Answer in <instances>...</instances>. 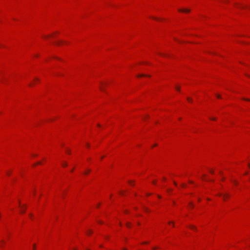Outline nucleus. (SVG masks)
<instances>
[{"mask_svg": "<svg viewBox=\"0 0 250 250\" xmlns=\"http://www.w3.org/2000/svg\"><path fill=\"white\" fill-rule=\"evenodd\" d=\"M179 11L183 12H185V13H188L190 12V10L187 9H179Z\"/></svg>", "mask_w": 250, "mask_h": 250, "instance_id": "nucleus-1", "label": "nucleus"}, {"mask_svg": "<svg viewBox=\"0 0 250 250\" xmlns=\"http://www.w3.org/2000/svg\"><path fill=\"white\" fill-rule=\"evenodd\" d=\"M223 196L224 200H225L226 198L229 197V195L228 194H225L224 195H223Z\"/></svg>", "mask_w": 250, "mask_h": 250, "instance_id": "nucleus-2", "label": "nucleus"}, {"mask_svg": "<svg viewBox=\"0 0 250 250\" xmlns=\"http://www.w3.org/2000/svg\"><path fill=\"white\" fill-rule=\"evenodd\" d=\"M26 208V205H23V206H21V213H24L25 212V210L24 209H22V208Z\"/></svg>", "mask_w": 250, "mask_h": 250, "instance_id": "nucleus-3", "label": "nucleus"}, {"mask_svg": "<svg viewBox=\"0 0 250 250\" xmlns=\"http://www.w3.org/2000/svg\"><path fill=\"white\" fill-rule=\"evenodd\" d=\"M189 227L192 229L195 230H197L196 227L194 226L191 225V226H190Z\"/></svg>", "mask_w": 250, "mask_h": 250, "instance_id": "nucleus-4", "label": "nucleus"}, {"mask_svg": "<svg viewBox=\"0 0 250 250\" xmlns=\"http://www.w3.org/2000/svg\"><path fill=\"white\" fill-rule=\"evenodd\" d=\"M142 76L150 77V76L146 75H144V74L139 75L137 76L138 77H142Z\"/></svg>", "mask_w": 250, "mask_h": 250, "instance_id": "nucleus-5", "label": "nucleus"}, {"mask_svg": "<svg viewBox=\"0 0 250 250\" xmlns=\"http://www.w3.org/2000/svg\"><path fill=\"white\" fill-rule=\"evenodd\" d=\"M187 100L189 102H192V99L190 98H187Z\"/></svg>", "mask_w": 250, "mask_h": 250, "instance_id": "nucleus-6", "label": "nucleus"}, {"mask_svg": "<svg viewBox=\"0 0 250 250\" xmlns=\"http://www.w3.org/2000/svg\"><path fill=\"white\" fill-rule=\"evenodd\" d=\"M175 89H176L177 91H179V90H180V87H179V86H175Z\"/></svg>", "mask_w": 250, "mask_h": 250, "instance_id": "nucleus-7", "label": "nucleus"}, {"mask_svg": "<svg viewBox=\"0 0 250 250\" xmlns=\"http://www.w3.org/2000/svg\"><path fill=\"white\" fill-rule=\"evenodd\" d=\"M126 226L127 227H130V226H131V225H130V223H126Z\"/></svg>", "mask_w": 250, "mask_h": 250, "instance_id": "nucleus-8", "label": "nucleus"}, {"mask_svg": "<svg viewBox=\"0 0 250 250\" xmlns=\"http://www.w3.org/2000/svg\"><path fill=\"white\" fill-rule=\"evenodd\" d=\"M216 97H217L218 98H219V99H221V95H219V94H217V95H216Z\"/></svg>", "mask_w": 250, "mask_h": 250, "instance_id": "nucleus-9", "label": "nucleus"}, {"mask_svg": "<svg viewBox=\"0 0 250 250\" xmlns=\"http://www.w3.org/2000/svg\"><path fill=\"white\" fill-rule=\"evenodd\" d=\"M90 171V169L87 170L86 171L84 172V174H87Z\"/></svg>", "mask_w": 250, "mask_h": 250, "instance_id": "nucleus-10", "label": "nucleus"}, {"mask_svg": "<svg viewBox=\"0 0 250 250\" xmlns=\"http://www.w3.org/2000/svg\"><path fill=\"white\" fill-rule=\"evenodd\" d=\"M67 164H66V163H63V164H62V166H63V167H66V166H67Z\"/></svg>", "mask_w": 250, "mask_h": 250, "instance_id": "nucleus-11", "label": "nucleus"}, {"mask_svg": "<svg viewBox=\"0 0 250 250\" xmlns=\"http://www.w3.org/2000/svg\"><path fill=\"white\" fill-rule=\"evenodd\" d=\"M181 187L183 188H185V187H186V185L185 184H182L181 185Z\"/></svg>", "mask_w": 250, "mask_h": 250, "instance_id": "nucleus-12", "label": "nucleus"}, {"mask_svg": "<svg viewBox=\"0 0 250 250\" xmlns=\"http://www.w3.org/2000/svg\"><path fill=\"white\" fill-rule=\"evenodd\" d=\"M243 99L244 100H245V101H250V99H249L243 98Z\"/></svg>", "mask_w": 250, "mask_h": 250, "instance_id": "nucleus-13", "label": "nucleus"}, {"mask_svg": "<svg viewBox=\"0 0 250 250\" xmlns=\"http://www.w3.org/2000/svg\"><path fill=\"white\" fill-rule=\"evenodd\" d=\"M92 232V231L91 230H89L87 231V233L88 234H90V233H91Z\"/></svg>", "mask_w": 250, "mask_h": 250, "instance_id": "nucleus-14", "label": "nucleus"}, {"mask_svg": "<svg viewBox=\"0 0 250 250\" xmlns=\"http://www.w3.org/2000/svg\"><path fill=\"white\" fill-rule=\"evenodd\" d=\"M35 247H36L35 244H33V250H36Z\"/></svg>", "mask_w": 250, "mask_h": 250, "instance_id": "nucleus-15", "label": "nucleus"}, {"mask_svg": "<svg viewBox=\"0 0 250 250\" xmlns=\"http://www.w3.org/2000/svg\"><path fill=\"white\" fill-rule=\"evenodd\" d=\"M210 120H216V118H210Z\"/></svg>", "mask_w": 250, "mask_h": 250, "instance_id": "nucleus-16", "label": "nucleus"}, {"mask_svg": "<svg viewBox=\"0 0 250 250\" xmlns=\"http://www.w3.org/2000/svg\"><path fill=\"white\" fill-rule=\"evenodd\" d=\"M152 183H153V184L155 185V184H156V182L155 181H152Z\"/></svg>", "mask_w": 250, "mask_h": 250, "instance_id": "nucleus-17", "label": "nucleus"}, {"mask_svg": "<svg viewBox=\"0 0 250 250\" xmlns=\"http://www.w3.org/2000/svg\"><path fill=\"white\" fill-rule=\"evenodd\" d=\"M234 182V184H235L236 185H237L238 183H237V182L236 181H233Z\"/></svg>", "mask_w": 250, "mask_h": 250, "instance_id": "nucleus-18", "label": "nucleus"}, {"mask_svg": "<svg viewBox=\"0 0 250 250\" xmlns=\"http://www.w3.org/2000/svg\"><path fill=\"white\" fill-rule=\"evenodd\" d=\"M100 89H101V90H102V91H103V90H104V88H103V87L102 86L100 87Z\"/></svg>", "mask_w": 250, "mask_h": 250, "instance_id": "nucleus-19", "label": "nucleus"}, {"mask_svg": "<svg viewBox=\"0 0 250 250\" xmlns=\"http://www.w3.org/2000/svg\"><path fill=\"white\" fill-rule=\"evenodd\" d=\"M168 224H173V225L174 226V223H173V222H168Z\"/></svg>", "mask_w": 250, "mask_h": 250, "instance_id": "nucleus-20", "label": "nucleus"}, {"mask_svg": "<svg viewBox=\"0 0 250 250\" xmlns=\"http://www.w3.org/2000/svg\"><path fill=\"white\" fill-rule=\"evenodd\" d=\"M209 171L211 173H213V171L212 170H210Z\"/></svg>", "mask_w": 250, "mask_h": 250, "instance_id": "nucleus-21", "label": "nucleus"}, {"mask_svg": "<svg viewBox=\"0 0 250 250\" xmlns=\"http://www.w3.org/2000/svg\"><path fill=\"white\" fill-rule=\"evenodd\" d=\"M159 55H162V56H166L165 54H161V53H159Z\"/></svg>", "mask_w": 250, "mask_h": 250, "instance_id": "nucleus-22", "label": "nucleus"}, {"mask_svg": "<svg viewBox=\"0 0 250 250\" xmlns=\"http://www.w3.org/2000/svg\"><path fill=\"white\" fill-rule=\"evenodd\" d=\"M167 191L168 192H169V191H171V189H167Z\"/></svg>", "mask_w": 250, "mask_h": 250, "instance_id": "nucleus-23", "label": "nucleus"}, {"mask_svg": "<svg viewBox=\"0 0 250 250\" xmlns=\"http://www.w3.org/2000/svg\"><path fill=\"white\" fill-rule=\"evenodd\" d=\"M129 184H131H131H132V181H129Z\"/></svg>", "mask_w": 250, "mask_h": 250, "instance_id": "nucleus-24", "label": "nucleus"}, {"mask_svg": "<svg viewBox=\"0 0 250 250\" xmlns=\"http://www.w3.org/2000/svg\"><path fill=\"white\" fill-rule=\"evenodd\" d=\"M174 184L175 186H177V183H176L175 182H174Z\"/></svg>", "mask_w": 250, "mask_h": 250, "instance_id": "nucleus-25", "label": "nucleus"}, {"mask_svg": "<svg viewBox=\"0 0 250 250\" xmlns=\"http://www.w3.org/2000/svg\"><path fill=\"white\" fill-rule=\"evenodd\" d=\"M157 196H158V198H161V196H160L159 195H158Z\"/></svg>", "mask_w": 250, "mask_h": 250, "instance_id": "nucleus-26", "label": "nucleus"}, {"mask_svg": "<svg viewBox=\"0 0 250 250\" xmlns=\"http://www.w3.org/2000/svg\"><path fill=\"white\" fill-rule=\"evenodd\" d=\"M190 205H191V207H192H192H193V204H192L191 203Z\"/></svg>", "mask_w": 250, "mask_h": 250, "instance_id": "nucleus-27", "label": "nucleus"}, {"mask_svg": "<svg viewBox=\"0 0 250 250\" xmlns=\"http://www.w3.org/2000/svg\"><path fill=\"white\" fill-rule=\"evenodd\" d=\"M35 81H39V80L38 78H36V79H35Z\"/></svg>", "mask_w": 250, "mask_h": 250, "instance_id": "nucleus-28", "label": "nucleus"}, {"mask_svg": "<svg viewBox=\"0 0 250 250\" xmlns=\"http://www.w3.org/2000/svg\"><path fill=\"white\" fill-rule=\"evenodd\" d=\"M218 195H219V196H222V194L221 193H219V194H218Z\"/></svg>", "mask_w": 250, "mask_h": 250, "instance_id": "nucleus-29", "label": "nucleus"}, {"mask_svg": "<svg viewBox=\"0 0 250 250\" xmlns=\"http://www.w3.org/2000/svg\"><path fill=\"white\" fill-rule=\"evenodd\" d=\"M7 174L8 175H9L10 174V173L8 172H7Z\"/></svg>", "mask_w": 250, "mask_h": 250, "instance_id": "nucleus-30", "label": "nucleus"}, {"mask_svg": "<svg viewBox=\"0 0 250 250\" xmlns=\"http://www.w3.org/2000/svg\"><path fill=\"white\" fill-rule=\"evenodd\" d=\"M157 249V247H155V248H153V250H156V249Z\"/></svg>", "mask_w": 250, "mask_h": 250, "instance_id": "nucleus-31", "label": "nucleus"}, {"mask_svg": "<svg viewBox=\"0 0 250 250\" xmlns=\"http://www.w3.org/2000/svg\"><path fill=\"white\" fill-rule=\"evenodd\" d=\"M60 43H61V42H58L57 43V44L59 45Z\"/></svg>", "mask_w": 250, "mask_h": 250, "instance_id": "nucleus-32", "label": "nucleus"}, {"mask_svg": "<svg viewBox=\"0 0 250 250\" xmlns=\"http://www.w3.org/2000/svg\"><path fill=\"white\" fill-rule=\"evenodd\" d=\"M41 164V162H39L37 163V164Z\"/></svg>", "mask_w": 250, "mask_h": 250, "instance_id": "nucleus-33", "label": "nucleus"}, {"mask_svg": "<svg viewBox=\"0 0 250 250\" xmlns=\"http://www.w3.org/2000/svg\"><path fill=\"white\" fill-rule=\"evenodd\" d=\"M99 223H101V224H102V223H102V222H101V221H99Z\"/></svg>", "mask_w": 250, "mask_h": 250, "instance_id": "nucleus-34", "label": "nucleus"}, {"mask_svg": "<svg viewBox=\"0 0 250 250\" xmlns=\"http://www.w3.org/2000/svg\"><path fill=\"white\" fill-rule=\"evenodd\" d=\"M98 125V126H99V127L101 126V125H100V124H98V125Z\"/></svg>", "mask_w": 250, "mask_h": 250, "instance_id": "nucleus-35", "label": "nucleus"}, {"mask_svg": "<svg viewBox=\"0 0 250 250\" xmlns=\"http://www.w3.org/2000/svg\"><path fill=\"white\" fill-rule=\"evenodd\" d=\"M148 243L147 242H145L144 243V244H147Z\"/></svg>", "mask_w": 250, "mask_h": 250, "instance_id": "nucleus-36", "label": "nucleus"}, {"mask_svg": "<svg viewBox=\"0 0 250 250\" xmlns=\"http://www.w3.org/2000/svg\"><path fill=\"white\" fill-rule=\"evenodd\" d=\"M29 215H30V217H31L32 216V214H30Z\"/></svg>", "mask_w": 250, "mask_h": 250, "instance_id": "nucleus-37", "label": "nucleus"}, {"mask_svg": "<svg viewBox=\"0 0 250 250\" xmlns=\"http://www.w3.org/2000/svg\"><path fill=\"white\" fill-rule=\"evenodd\" d=\"M86 146L88 147L89 146V145L87 144Z\"/></svg>", "mask_w": 250, "mask_h": 250, "instance_id": "nucleus-38", "label": "nucleus"}, {"mask_svg": "<svg viewBox=\"0 0 250 250\" xmlns=\"http://www.w3.org/2000/svg\"><path fill=\"white\" fill-rule=\"evenodd\" d=\"M241 7H244V6H241Z\"/></svg>", "mask_w": 250, "mask_h": 250, "instance_id": "nucleus-39", "label": "nucleus"}, {"mask_svg": "<svg viewBox=\"0 0 250 250\" xmlns=\"http://www.w3.org/2000/svg\"><path fill=\"white\" fill-rule=\"evenodd\" d=\"M189 183H192L193 182L192 181H189Z\"/></svg>", "mask_w": 250, "mask_h": 250, "instance_id": "nucleus-40", "label": "nucleus"}, {"mask_svg": "<svg viewBox=\"0 0 250 250\" xmlns=\"http://www.w3.org/2000/svg\"><path fill=\"white\" fill-rule=\"evenodd\" d=\"M66 152H67L68 153H69V151H67Z\"/></svg>", "mask_w": 250, "mask_h": 250, "instance_id": "nucleus-41", "label": "nucleus"}, {"mask_svg": "<svg viewBox=\"0 0 250 250\" xmlns=\"http://www.w3.org/2000/svg\"><path fill=\"white\" fill-rule=\"evenodd\" d=\"M163 180H166V178L165 177H164Z\"/></svg>", "mask_w": 250, "mask_h": 250, "instance_id": "nucleus-42", "label": "nucleus"}, {"mask_svg": "<svg viewBox=\"0 0 250 250\" xmlns=\"http://www.w3.org/2000/svg\"><path fill=\"white\" fill-rule=\"evenodd\" d=\"M248 166L250 167V164H249Z\"/></svg>", "mask_w": 250, "mask_h": 250, "instance_id": "nucleus-43", "label": "nucleus"}, {"mask_svg": "<svg viewBox=\"0 0 250 250\" xmlns=\"http://www.w3.org/2000/svg\"><path fill=\"white\" fill-rule=\"evenodd\" d=\"M34 193V194H35V191H34V193Z\"/></svg>", "mask_w": 250, "mask_h": 250, "instance_id": "nucleus-44", "label": "nucleus"}, {"mask_svg": "<svg viewBox=\"0 0 250 250\" xmlns=\"http://www.w3.org/2000/svg\"><path fill=\"white\" fill-rule=\"evenodd\" d=\"M123 250H126V249H124Z\"/></svg>", "mask_w": 250, "mask_h": 250, "instance_id": "nucleus-45", "label": "nucleus"}]
</instances>
